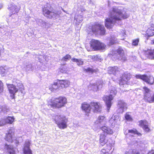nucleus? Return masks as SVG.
Masks as SVG:
<instances>
[{"instance_id": "nucleus-1", "label": "nucleus", "mask_w": 154, "mask_h": 154, "mask_svg": "<svg viewBox=\"0 0 154 154\" xmlns=\"http://www.w3.org/2000/svg\"><path fill=\"white\" fill-rule=\"evenodd\" d=\"M109 12L110 17L106 18L105 21V26L108 29H111L115 23L120 25L122 18L126 19L129 17L126 12L123 14L121 10L116 7H113Z\"/></svg>"}, {"instance_id": "nucleus-2", "label": "nucleus", "mask_w": 154, "mask_h": 154, "mask_svg": "<svg viewBox=\"0 0 154 154\" xmlns=\"http://www.w3.org/2000/svg\"><path fill=\"white\" fill-rule=\"evenodd\" d=\"M82 110L86 113L87 116H89V113L92 110L94 112H100L101 110V106L100 103L92 102L90 105L86 102L82 103L81 106Z\"/></svg>"}, {"instance_id": "nucleus-3", "label": "nucleus", "mask_w": 154, "mask_h": 154, "mask_svg": "<svg viewBox=\"0 0 154 154\" xmlns=\"http://www.w3.org/2000/svg\"><path fill=\"white\" fill-rule=\"evenodd\" d=\"M14 84H7L10 94L13 96L14 94L17 91L20 92L22 95H23L25 93L24 87L20 82L18 80L14 81Z\"/></svg>"}, {"instance_id": "nucleus-4", "label": "nucleus", "mask_w": 154, "mask_h": 154, "mask_svg": "<svg viewBox=\"0 0 154 154\" xmlns=\"http://www.w3.org/2000/svg\"><path fill=\"white\" fill-rule=\"evenodd\" d=\"M55 123L59 128L64 129L67 127L68 119L64 115H56L53 117Z\"/></svg>"}, {"instance_id": "nucleus-5", "label": "nucleus", "mask_w": 154, "mask_h": 154, "mask_svg": "<svg viewBox=\"0 0 154 154\" xmlns=\"http://www.w3.org/2000/svg\"><path fill=\"white\" fill-rule=\"evenodd\" d=\"M109 91L110 93V95L106 96L103 98V99L105 102L108 111H109L112 105L111 101L112 100L114 97L113 96V95L114 96L115 95L117 92L116 88L113 86H112L109 88Z\"/></svg>"}, {"instance_id": "nucleus-6", "label": "nucleus", "mask_w": 154, "mask_h": 154, "mask_svg": "<svg viewBox=\"0 0 154 154\" xmlns=\"http://www.w3.org/2000/svg\"><path fill=\"white\" fill-rule=\"evenodd\" d=\"M101 128V130L103 131V132L100 134V144L103 146L107 142V140L106 139V135L107 134H112L113 132L112 130L110 128L105 126L102 127Z\"/></svg>"}, {"instance_id": "nucleus-7", "label": "nucleus", "mask_w": 154, "mask_h": 154, "mask_svg": "<svg viewBox=\"0 0 154 154\" xmlns=\"http://www.w3.org/2000/svg\"><path fill=\"white\" fill-rule=\"evenodd\" d=\"M44 15L49 19H56L59 16L58 11L54 9H49L48 8L45 7L42 9Z\"/></svg>"}, {"instance_id": "nucleus-8", "label": "nucleus", "mask_w": 154, "mask_h": 154, "mask_svg": "<svg viewBox=\"0 0 154 154\" xmlns=\"http://www.w3.org/2000/svg\"><path fill=\"white\" fill-rule=\"evenodd\" d=\"M91 48L94 51H103L105 50L106 46L98 40L92 39L90 42Z\"/></svg>"}, {"instance_id": "nucleus-9", "label": "nucleus", "mask_w": 154, "mask_h": 154, "mask_svg": "<svg viewBox=\"0 0 154 154\" xmlns=\"http://www.w3.org/2000/svg\"><path fill=\"white\" fill-rule=\"evenodd\" d=\"M67 103V100L64 97H60L56 98L54 102L51 103V105L52 107L60 108L64 106Z\"/></svg>"}, {"instance_id": "nucleus-10", "label": "nucleus", "mask_w": 154, "mask_h": 154, "mask_svg": "<svg viewBox=\"0 0 154 154\" xmlns=\"http://www.w3.org/2000/svg\"><path fill=\"white\" fill-rule=\"evenodd\" d=\"M89 29L92 32L101 35H104L105 32L104 27L100 24H95Z\"/></svg>"}, {"instance_id": "nucleus-11", "label": "nucleus", "mask_w": 154, "mask_h": 154, "mask_svg": "<svg viewBox=\"0 0 154 154\" xmlns=\"http://www.w3.org/2000/svg\"><path fill=\"white\" fill-rule=\"evenodd\" d=\"M20 7L14 3L10 4L8 8L10 13L9 16L10 17H13L14 15L17 14L19 11Z\"/></svg>"}, {"instance_id": "nucleus-12", "label": "nucleus", "mask_w": 154, "mask_h": 154, "mask_svg": "<svg viewBox=\"0 0 154 154\" xmlns=\"http://www.w3.org/2000/svg\"><path fill=\"white\" fill-rule=\"evenodd\" d=\"M135 77L137 79H142L150 85H152L154 82V78L151 76L148 77L145 75H137Z\"/></svg>"}, {"instance_id": "nucleus-13", "label": "nucleus", "mask_w": 154, "mask_h": 154, "mask_svg": "<svg viewBox=\"0 0 154 154\" xmlns=\"http://www.w3.org/2000/svg\"><path fill=\"white\" fill-rule=\"evenodd\" d=\"M15 129L13 128H11L5 137V140L9 142L12 143L14 140V132Z\"/></svg>"}, {"instance_id": "nucleus-14", "label": "nucleus", "mask_w": 154, "mask_h": 154, "mask_svg": "<svg viewBox=\"0 0 154 154\" xmlns=\"http://www.w3.org/2000/svg\"><path fill=\"white\" fill-rule=\"evenodd\" d=\"M131 78V75L130 73L125 72L124 73V75L121 78L119 81V84L120 85H124L127 83V82Z\"/></svg>"}, {"instance_id": "nucleus-15", "label": "nucleus", "mask_w": 154, "mask_h": 154, "mask_svg": "<svg viewBox=\"0 0 154 154\" xmlns=\"http://www.w3.org/2000/svg\"><path fill=\"white\" fill-rule=\"evenodd\" d=\"M117 52L118 53V55L116 58L118 59L122 60V61H125L126 59V57L122 48L121 47L117 49Z\"/></svg>"}, {"instance_id": "nucleus-16", "label": "nucleus", "mask_w": 154, "mask_h": 154, "mask_svg": "<svg viewBox=\"0 0 154 154\" xmlns=\"http://www.w3.org/2000/svg\"><path fill=\"white\" fill-rule=\"evenodd\" d=\"M4 152L6 154H14L15 151L13 146L5 144L4 146Z\"/></svg>"}, {"instance_id": "nucleus-17", "label": "nucleus", "mask_w": 154, "mask_h": 154, "mask_svg": "<svg viewBox=\"0 0 154 154\" xmlns=\"http://www.w3.org/2000/svg\"><path fill=\"white\" fill-rule=\"evenodd\" d=\"M118 106L119 108L118 109L119 112L120 113H122L124 110L127 109L126 104L122 100H119L118 103Z\"/></svg>"}, {"instance_id": "nucleus-18", "label": "nucleus", "mask_w": 154, "mask_h": 154, "mask_svg": "<svg viewBox=\"0 0 154 154\" xmlns=\"http://www.w3.org/2000/svg\"><path fill=\"white\" fill-rule=\"evenodd\" d=\"M121 71V70L118 67L114 66L109 67L108 72L109 74H113L116 75L119 74Z\"/></svg>"}, {"instance_id": "nucleus-19", "label": "nucleus", "mask_w": 154, "mask_h": 154, "mask_svg": "<svg viewBox=\"0 0 154 154\" xmlns=\"http://www.w3.org/2000/svg\"><path fill=\"white\" fill-rule=\"evenodd\" d=\"M30 143L28 140H26L23 148V152L24 154H32V151L30 148Z\"/></svg>"}, {"instance_id": "nucleus-20", "label": "nucleus", "mask_w": 154, "mask_h": 154, "mask_svg": "<svg viewBox=\"0 0 154 154\" xmlns=\"http://www.w3.org/2000/svg\"><path fill=\"white\" fill-rule=\"evenodd\" d=\"M148 123L146 121L141 120L139 122V125L142 127L144 131L148 132L149 129L148 127Z\"/></svg>"}, {"instance_id": "nucleus-21", "label": "nucleus", "mask_w": 154, "mask_h": 154, "mask_svg": "<svg viewBox=\"0 0 154 154\" xmlns=\"http://www.w3.org/2000/svg\"><path fill=\"white\" fill-rule=\"evenodd\" d=\"M144 54L147 58L154 59V50L148 49L145 51Z\"/></svg>"}, {"instance_id": "nucleus-22", "label": "nucleus", "mask_w": 154, "mask_h": 154, "mask_svg": "<svg viewBox=\"0 0 154 154\" xmlns=\"http://www.w3.org/2000/svg\"><path fill=\"white\" fill-rule=\"evenodd\" d=\"M103 82L101 81L97 82L96 84H93L91 85L92 88L94 91H97L102 87Z\"/></svg>"}, {"instance_id": "nucleus-23", "label": "nucleus", "mask_w": 154, "mask_h": 154, "mask_svg": "<svg viewBox=\"0 0 154 154\" xmlns=\"http://www.w3.org/2000/svg\"><path fill=\"white\" fill-rule=\"evenodd\" d=\"M58 82L61 88L68 87L70 85V82L67 80H58Z\"/></svg>"}, {"instance_id": "nucleus-24", "label": "nucleus", "mask_w": 154, "mask_h": 154, "mask_svg": "<svg viewBox=\"0 0 154 154\" xmlns=\"http://www.w3.org/2000/svg\"><path fill=\"white\" fill-rule=\"evenodd\" d=\"M139 134L137 131L135 129L128 130L127 131H126L125 132V135H128L131 136H133V135L135 134Z\"/></svg>"}, {"instance_id": "nucleus-25", "label": "nucleus", "mask_w": 154, "mask_h": 154, "mask_svg": "<svg viewBox=\"0 0 154 154\" xmlns=\"http://www.w3.org/2000/svg\"><path fill=\"white\" fill-rule=\"evenodd\" d=\"M83 20V17L81 15H75L74 22L76 24L79 25V23L81 22Z\"/></svg>"}, {"instance_id": "nucleus-26", "label": "nucleus", "mask_w": 154, "mask_h": 154, "mask_svg": "<svg viewBox=\"0 0 154 154\" xmlns=\"http://www.w3.org/2000/svg\"><path fill=\"white\" fill-rule=\"evenodd\" d=\"M58 80L57 82H55L54 83L53 85H52L51 87L50 88V89L51 90V91H54L56 90L58 88L60 89V84L58 82Z\"/></svg>"}, {"instance_id": "nucleus-27", "label": "nucleus", "mask_w": 154, "mask_h": 154, "mask_svg": "<svg viewBox=\"0 0 154 154\" xmlns=\"http://www.w3.org/2000/svg\"><path fill=\"white\" fill-rule=\"evenodd\" d=\"M105 123V117L103 116H100L97 118L95 123L98 124L99 123L101 124H104Z\"/></svg>"}, {"instance_id": "nucleus-28", "label": "nucleus", "mask_w": 154, "mask_h": 154, "mask_svg": "<svg viewBox=\"0 0 154 154\" xmlns=\"http://www.w3.org/2000/svg\"><path fill=\"white\" fill-rule=\"evenodd\" d=\"M36 21L38 24L42 26H45L47 24L45 21L41 19L37 18L36 20Z\"/></svg>"}, {"instance_id": "nucleus-29", "label": "nucleus", "mask_w": 154, "mask_h": 154, "mask_svg": "<svg viewBox=\"0 0 154 154\" xmlns=\"http://www.w3.org/2000/svg\"><path fill=\"white\" fill-rule=\"evenodd\" d=\"M143 89L144 90V98L145 99L146 97L149 96L150 94V90L147 87H143Z\"/></svg>"}, {"instance_id": "nucleus-30", "label": "nucleus", "mask_w": 154, "mask_h": 154, "mask_svg": "<svg viewBox=\"0 0 154 154\" xmlns=\"http://www.w3.org/2000/svg\"><path fill=\"white\" fill-rule=\"evenodd\" d=\"M71 60L73 62H76L77 65L79 66L82 65L83 64V62L82 60V59H77L75 58H72Z\"/></svg>"}, {"instance_id": "nucleus-31", "label": "nucleus", "mask_w": 154, "mask_h": 154, "mask_svg": "<svg viewBox=\"0 0 154 154\" xmlns=\"http://www.w3.org/2000/svg\"><path fill=\"white\" fill-rule=\"evenodd\" d=\"M145 100L149 103H154V94L152 96H151L150 94L149 96L146 97Z\"/></svg>"}, {"instance_id": "nucleus-32", "label": "nucleus", "mask_w": 154, "mask_h": 154, "mask_svg": "<svg viewBox=\"0 0 154 154\" xmlns=\"http://www.w3.org/2000/svg\"><path fill=\"white\" fill-rule=\"evenodd\" d=\"M5 120L6 123L11 124L14 121V117L8 116L6 119H5Z\"/></svg>"}, {"instance_id": "nucleus-33", "label": "nucleus", "mask_w": 154, "mask_h": 154, "mask_svg": "<svg viewBox=\"0 0 154 154\" xmlns=\"http://www.w3.org/2000/svg\"><path fill=\"white\" fill-rule=\"evenodd\" d=\"M117 116H112L109 119V122L113 126L115 124L116 122V118H117Z\"/></svg>"}, {"instance_id": "nucleus-34", "label": "nucleus", "mask_w": 154, "mask_h": 154, "mask_svg": "<svg viewBox=\"0 0 154 154\" xmlns=\"http://www.w3.org/2000/svg\"><path fill=\"white\" fill-rule=\"evenodd\" d=\"M146 35L148 37L152 36L154 35V32L148 28L146 32Z\"/></svg>"}, {"instance_id": "nucleus-35", "label": "nucleus", "mask_w": 154, "mask_h": 154, "mask_svg": "<svg viewBox=\"0 0 154 154\" xmlns=\"http://www.w3.org/2000/svg\"><path fill=\"white\" fill-rule=\"evenodd\" d=\"M71 57L70 55L68 54H66L65 56H64L61 59V61H67L68 60L71 59Z\"/></svg>"}, {"instance_id": "nucleus-36", "label": "nucleus", "mask_w": 154, "mask_h": 154, "mask_svg": "<svg viewBox=\"0 0 154 154\" xmlns=\"http://www.w3.org/2000/svg\"><path fill=\"white\" fill-rule=\"evenodd\" d=\"M116 42L115 37L114 36L111 37L109 39V44L110 45H112Z\"/></svg>"}, {"instance_id": "nucleus-37", "label": "nucleus", "mask_w": 154, "mask_h": 154, "mask_svg": "<svg viewBox=\"0 0 154 154\" xmlns=\"http://www.w3.org/2000/svg\"><path fill=\"white\" fill-rule=\"evenodd\" d=\"M8 109H7L5 106H0V112H2L4 113L8 112Z\"/></svg>"}, {"instance_id": "nucleus-38", "label": "nucleus", "mask_w": 154, "mask_h": 154, "mask_svg": "<svg viewBox=\"0 0 154 154\" xmlns=\"http://www.w3.org/2000/svg\"><path fill=\"white\" fill-rule=\"evenodd\" d=\"M139 38H137L133 39L132 40V45L134 46H136L138 45L139 42Z\"/></svg>"}, {"instance_id": "nucleus-39", "label": "nucleus", "mask_w": 154, "mask_h": 154, "mask_svg": "<svg viewBox=\"0 0 154 154\" xmlns=\"http://www.w3.org/2000/svg\"><path fill=\"white\" fill-rule=\"evenodd\" d=\"M3 83L0 80V96L2 95L3 92Z\"/></svg>"}, {"instance_id": "nucleus-40", "label": "nucleus", "mask_w": 154, "mask_h": 154, "mask_svg": "<svg viewBox=\"0 0 154 154\" xmlns=\"http://www.w3.org/2000/svg\"><path fill=\"white\" fill-rule=\"evenodd\" d=\"M125 119L128 121H131L132 120V119L131 118L130 115L128 113H126L125 115Z\"/></svg>"}, {"instance_id": "nucleus-41", "label": "nucleus", "mask_w": 154, "mask_h": 154, "mask_svg": "<svg viewBox=\"0 0 154 154\" xmlns=\"http://www.w3.org/2000/svg\"><path fill=\"white\" fill-rule=\"evenodd\" d=\"M85 70L88 72L93 73V72H95V70H93L92 69L88 68L87 69H85Z\"/></svg>"}, {"instance_id": "nucleus-42", "label": "nucleus", "mask_w": 154, "mask_h": 154, "mask_svg": "<svg viewBox=\"0 0 154 154\" xmlns=\"http://www.w3.org/2000/svg\"><path fill=\"white\" fill-rule=\"evenodd\" d=\"M26 71H32V65L31 64H30L26 66Z\"/></svg>"}, {"instance_id": "nucleus-43", "label": "nucleus", "mask_w": 154, "mask_h": 154, "mask_svg": "<svg viewBox=\"0 0 154 154\" xmlns=\"http://www.w3.org/2000/svg\"><path fill=\"white\" fill-rule=\"evenodd\" d=\"M6 123L5 119H2L0 121V126H2Z\"/></svg>"}, {"instance_id": "nucleus-44", "label": "nucleus", "mask_w": 154, "mask_h": 154, "mask_svg": "<svg viewBox=\"0 0 154 154\" xmlns=\"http://www.w3.org/2000/svg\"><path fill=\"white\" fill-rule=\"evenodd\" d=\"M6 70L3 67L0 68V72L1 74H3L5 73Z\"/></svg>"}, {"instance_id": "nucleus-45", "label": "nucleus", "mask_w": 154, "mask_h": 154, "mask_svg": "<svg viewBox=\"0 0 154 154\" xmlns=\"http://www.w3.org/2000/svg\"><path fill=\"white\" fill-rule=\"evenodd\" d=\"M96 60H101L102 59L100 58V56L98 55H96L94 56Z\"/></svg>"}, {"instance_id": "nucleus-46", "label": "nucleus", "mask_w": 154, "mask_h": 154, "mask_svg": "<svg viewBox=\"0 0 154 154\" xmlns=\"http://www.w3.org/2000/svg\"><path fill=\"white\" fill-rule=\"evenodd\" d=\"M101 154H108L107 152H106V150L104 149H103L101 150Z\"/></svg>"}, {"instance_id": "nucleus-47", "label": "nucleus", "mask_w": 154, "mask_h": 154, "mask_svg": "<svg viewBox=\"0 0 154 154\" xmlns=\"http://www.w3.org/2000/svg\"><path fill=\"white\" fill-rule=\"evenodd\" d=\"M149 29L154 32V24H152L151 25V26Z\"/></svg>"}, {"instance_id": "nucleus-48", "label": "nucleus", "mask_w": 154, "mask_h": 154, "mask_svg": "<svg viewBox=\"0 0 154 154\" xmlns=\"http://www.w3.org/2000/svg\"><path fill=\"white\" fill-rule=\"evenodd\" d=\"M134 149H131L128 152H125V154H132V151H133Z\"/></svg>"}, {"instance_id": "nucleus-49", "label": "nucleus", "mask_w": 154, "mask_h": 154, "mask_svg": "<svg viewBox=\"0 0 154 154\" xmlns=\"http://www.w3.org/2000/svg\"><path fill=\"white\" fill-rule=\"evenodd\" d=\"M0 31H1V32L2 33V34L4 35L6 34V33L5 32H3V31H4V29L2 28H1L0 29Z\"/></svg>"}, {"instance_id": "nucleus-50", "label": "nucleus", "mask_w": 154, "mask_h": 154, "mask_svg": "<svg viewBox=\"0 0 154 154\" xmlns=\"http://www.w3.org/2000/svg\"><path fill=\"white\" fill-rule=\"evenodd\" d=\"M148 154H154V150H152L149 152Z\"/></svg>"}, {"instance_id": "nucleus-51", "label": "nucleus", "mask_w": 154, "mask_h": 154, "mask_svg": "<svg viewBox=\"0 0 154 154\" xmlns=\"http://www.w3.org/2000/svg\"><path fill=\"white\" fill-rule=\"evenodd\" d=\"M151 43L154 44V39L152 40Z\"/></svg>"}, {"instance_id": "nucleus-52", "label": "nucleus", "mask_w": 154, "mask_h": 154, "mask_svg": "<svg viewBox=\"0 0 154 154\" xmlns=\"http://www.w3.org/2000/svg\"><path fill=\"white\" fill-rule=\"evenodd\" d=\"M123 36H124V37H125V35H126V34H122V35H123Z\"/></svg>"}]
</instances>
